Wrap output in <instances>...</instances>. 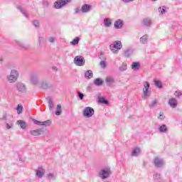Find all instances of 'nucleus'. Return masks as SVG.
<instances>
[{"instance_id": "40", "label": "nucleus", "mask_w": 182, "mask_h": 182, "mask_svg": "<svg viewBox=\"0 0 182 182\" xmlns=\"http://www.w3.org/2000/svg\"><path fill=\"white\" fill-rule=\"evenodd\" d=\"M80 41V38L79 37H76L73 41L70 42V45H77L79 43V41Z\"/></svg>"}, {"instance_id": "27", "label": "nucleus", "mask_w": 182, "mask_h": 182, "mask_svg": "<svg viewBox=\"0 0 182 182\" xmlns=\"http://www.w3.org/2000/svg\"><path fill=\"white\" fill-rule=\"evenodd\" d=\"M100 66L102 69H106V66H107V63H106V57L102 58V60L100 63Z\"/></svg>"}, {"instance_id": "17", "label": "nucleus", "mask_w": 182, "mask_h": 182, "mask_svg": "<svg viewBox=\"0 0 182 182\" xmlns=\"http://www.w3.org/2000/svg\"><path fill=\"white\" fill-rule=\"evenodd\" d=\"M17 9L21 12V14L25 16V18H27V19H29V16L28 15V13L26 12V10L22 7V6H18Z\"/></svg>"}, {"instance_id": "23", "label": "nucleus", "mask_w": 182, "mask_h": 182, "mask_svg": "<svg viewBox=\"0 0 182 182\" xmlns=\"http://www.w3.org/2000/svg\"><path fill=\"white\" fill-rule=\"evenodd\" d=\"M104 25L106 28H110L112 26V18H105L104 19Z\"/></svg>"}, {"instance_id": "38", "label": "nucleus", "mask_w": 182, "mask_h": 182, "mask_svg": "<svg viewBox=\"0 0 182 182\" xmlns=\"http://www.w3.org/2000/svg\"><path fill=\"white\" fill-rule=\"evenodd\" d=\"M47 177L49 180H53V181L56 180V176H55V174L52 173H48Z\"/></svg>"}, {"instance_id": "55", "label": "nucleus", "mask_w": 182, "mask_h": 182, "mask_svg": "<svg viewBox=\"0 0 182 182\" xmlns=\"http://www.w3.org/2000/svg\"><path fill=\"white\" fill-rule=\"evenodd\" d=\"M0 60H1V61H2V59H0Z\"/></svg>"}, {"instance_id": "8", "label": "nucleus", "mask_w": 182, "mask_h": 182, "mask_svg": "<svg viewBox=\"0 0 182 182\" xmlns=\"http://www.w3.org/2000/svg\"><path fill=\"white\" fill-rule=\"evenodd\" d=\"M16 89L18 93L23 95L26 93V85L23 82H17L16 83Z\"/></svg>"}, {"instance_id": "41", "label": "nucleus", "mask_w": 182, "mask_h": 182, "mask_svg": "<svg viewBox=\"0 0 182 182\" xmlns=\"http://www.w3.org/2000/svg\"><path fill=\"white\" fill-rule=\"evenodd\" d=\"M154 180H160L161 178V175L160 173H155L153 176Z\"/></svg>"}, {"instance_id": "22", "label": "nucleus", "mask_w": 182, "mask_h": 182, "mask_svg": "<svg viewBox=\"0 0 182 182\" xmlns=\"http://www.w3.org/2000/svg\"><path fill=\"white\" fill-rule=\"evenodd\" d=\"M158 12L159 15L163 16L164 14L167 13V7L162 6L158 8Z\"/></svg>"}, {"instance_id": "53", "label": "nucleus", "mask_w": 182, "mask_h": 182, "mask_svg": "<svg viewBox=\"0 0 182 182\" xmlns=\"http://www.w3.org/2000/svg\"><path fill=\"white\" fill-rule=\"evenodd\" d=\"M102 55H103V53H100V55H99V56H100V59H102Z\"/></svg>"}, {"instance_id": "20", "label": "nucleus", "mask_w": 182, "mask_h": 182, "mask_svg": "<svg viewBox=\"0 0 182 182\" xmlns=\"http://www.w3.org/2000/svg\"><path fill=\"white\" fill-rule=\"evenodd\" d=\"M141 65L139 62H133L131 65V68L132 70H139L140 69Z\"/></svg>"}, {"instance_id": "3", "label": "nucleus", "mask_w": 182, "mask_h": 182, "mask_svg": "<svg viewBox=\"0 0 182 182\" xmlns=\"http://www.w3.org/2000/svg\"><path fill=\"white\" fill-rule=\"evenodd\" d=\"M149 89H150V82H149L148 81H145L144 82L142 97L144 100H147V99L150 97V91H149Z\"/></svg>"}, {"instance_id": "25", "label": "nucleus", "mask_w": 182, "mask_h": 182, "mask_svg": "<svg viewBox=\"0 0 182 182\" xmlns=\"http://www.w3.org/2000/svg\"><path fill=\"white\" fill-rule=\"evenodd\" d=\"M93 77V71L91 70H88L85 73V79H92Z\"/></svg>"}, {"instance_id": "9", "label": "nucleus", "mask_w": 182, "mask_h": 182, "mask_svg": "<svg viewBox=\"0 0 182 182\" xmlns=\"http://www.w3.org/2000/svg\"><path fill=\"white\" fill-rule=\"evenodd\" d=\"M30 82H31L33 85H38V83H39V75L35 73H31L30 75Z\"/></svg>"}, {"instance_id": "15", "label": "nucleus", "mask_w": 182, "mask_h": 182, "mask_svg": "<svg viewBox=\"0 0 182 182\" xmlns=\"http://www.w3.org/2000/svg\"><path fill=\"white\" fill-rule=\"evenodd\" d=\"M29 133L31 134V136H41L42 133H43V130H42V129H38L35 130H31Z\"/></svg>"}, {"instance_id": "5", "label": "nucleus", "mask_w": 182, "mask_h": 182, "mask_svg": "<svg viewBox=\"0 0 182 182\" xmlns=\"http://www.w3.org/2000/svg\"><path fill=\"white\" fill-rule=\"evenodd\" d=\"M69 2H72V0H58L54 3V8L55 9H60V8H63Z\"/></svg>"}, {"instance_id": "32", "label": "nucleus", "mask_w": 182, "mask_h": 182, "mask_svg": "<svg viewBox=\"0 0 182 182\" xmlns=\"http://www.w3.org/2000/svg\"><path fill=\"white\" fill-rule=\"evenodd\" d=\"M94 85H95V86H102L103 85V80L100 78H97L94 81Z\"/></svg>"}, {"instance_id": "44", "label": "nucleus", "mask_w": 182, "mask_h": 182, "mask_svg": "<svg viewBox=\"0 0 182 182\" xmlns=\"http://www.w3.org/2000/svg\"><path fill=\"white\" fill-rule=\"evenodd\" d=\"M151 107H154V106H157V100H154L150 104Z\"/></svg>"}, {"instance_id": "12", "label": "nucleus", "mask_w": 182, "mask_h": 182, "mask_svg": "<svg viewBox=\"0 0 182 182\" xmlns=\"http://www.w3.org/2000/svg\"><path fill=\"white\" fill-rule=\"evenodd\" d=\"M168 105L170 106V107H172V109H176V107H177L178 105V101L177 99L172 97L168 100Z\"/></svg>"}, {"instance_id": "14", "label": "nucleus", "mask_w": 182, "mask_h": 182, "mask_svg": "<svg viewBox=\"0 0 182 182\" xmlns=\"http://www.w3.org/2000/svg\"><path fill=\"white\" fill-rule=\"evenodd\" d=\"M123 25H124V23L122 19L117 20L114 23V26L115 29H122V28H123Z\"/></svg>"}, {"instance_id": "33", "label": "nucleus", "mask_w": 182, "mask_h": 182, "mask_svg": "<svg viewBox=\"0 0 182 182\" xmlns=\"http://www.w3.org/2000/svg\"><path fill=\"white\" fill-rule=\"evenodd\" d=\"M48 102L49 110L50 111L53 110V100H52V98L48 97Z\"/></svg>"}, {"instance_id": "36", "label": "nucleus", "mask_w": 182, "mask_h": 182, "mask_svg": "<svg viewBox=\"0 0 182 182\" xmlns=\"http://www.w3.org/2000/svg\"><path fill=\"white\" fill-rule=\"evenodd\" d=\"M154 85L159 89H161V87H163V83L161 81L155 80L154 81Z\"/></svg>"}, {"instance_id": "2", "label": "nucleus", "mask_w": 182, "mask_h": 182, "mask_svg": "<svg viewBox=\"0 0 182 182\" xmlns=\"http://www.w3.org/2000/svg\"><path fill=\"white\" fill-rule=\"evenodd\" d=\"M123 48V45L122 44V41H116L112 44L109 46L110 50L112 51L113 53L117 54L119 53V50Z\"/></svg>"}, {"instance_id": "34", "label": "nucleus", "mask_w": 182, "mask_h": 182, "mask_svg": "<svg viewBox=\"0 0 182 182\" xmlns=\"http://www.w3.org/2000/svg\"><path fill=\"white\" fill-rule=\"evenodd\" d=\"M120 72H124V70H127V63H123L122 65L119 68Z\"/></svg>"}, {"instance_id": "24", "label": "nucleus", "mask_w": 182, "mask_h": 182, "mask_svg": "<svg viewBox=\"0 0 182 182\" xmlns=\"http://www.w3.org/2000/svg\"><path fill=\"white\" fill-rule=\"evenodd\" d=\"M36 176L39 177V178H42L43 177V174H45V169L40 168L38 170L36 171Z\"/></svg>"}, {"instance_id": "11", "label": "nucleus", "mask_w": 182, "mask_h": 182, "mask_svg": "<svg viewBox=\"0 0 182 182\" xmlns=\"http://www.w3.org/2000/svg\"><path fill=\"white\" fill-rule=\"evenodd\" d=\"M33 123L35 124H38V126H46V127H48L50 126V124H52V121L47 120V121H44V122H41V121L34 119Z\"/></svg>"}, {"instance_id": "26", "label": "nucleus", "mask_w": 182, "mask_h": 182, "mask_svg": "<svg viewBox=\"0 0 182 182\" xmlns=\"http://www.w3.org/2000/svg\"><path fill=\"white\" fill-rule=\"evenodd\" d=\"M17 124H18L21 127V129H26V122L23 120H18L17 121Z\"/></svg>"}, {"instance_id": "7", "label": "nucleus", "mask_w": 182, "mask_h": 182, "mask_svg": "<svg viewBox=\"0 0 182 182\" xmlns=\"http://www.w3.org/2000/svg\"><path fill=\"white\" fill-rule=\"evenodd\" d=\"M110 173L109 169H101L99 172V178L102 180L108 178L109 176H110Z\"/></svg>"}, {"instance_id": "6", "label": "nucleus", "mask_w": 182, "mask_h": 182, "mask_svg": "<svg viewBox=\"0 0 182 182\" xmlns=\"http://www.w3.org/2000/svg\"><path fill=\"white\" fill-rule=\"evenodd\" d=\"M85 58L82 55H77L74 58V64L76 66H85Z\"/></svg>"}, {"instance_id": "29", "label": "nucleus", "mask_w": 182, "mask_h": 182, "mask_svg": "<svg viewBox=\"0 0 182 182\" xmlns=\"http://www.w3.org/2000/svg\"><path fill=\"white\" fill-rule=\"evenodd\" d=\"M139 154H140V149L139 148H135L132 151V156L134 157L139 156Z\"/></svg>"}, {"instance_id": "39", "label": "nucleus", "mask_w": 182, "mask_h": 182, "mask_svg": "<svg viewBox=\"0 0 182 182\" xmlns=\"http://www.w3.org/2000/svg\"><path fill=\"white\" fill-rule=\"evenodd\" d=\"M16 42L17 46H18V48H21V49H25V48H26V46H25L23 43L21 41H16Z\"/></svg>"}, {"instance_id": "16", "label": "nucleus", "mask_w": 182, "mask_h": 182, "mask_svg": "<svg viewBox=\"0 0 182 182\" xmlns=\"http://www.w3.org/2000/svg\"><path fill=\"white\" fill-rule=\"evenodd\" d=\"M139 42L142 45H146L149 42V35L145 34L139 38Z\"/></svg>"}, {"instance_id": "47", "label": "nucleus", "mask_w": 182, "mask_h": 182, "mask_svg": "<svg viewBox=\"0 0 182 182\" xmlns=\"http://www.w3.org/2000/svg\"><path fill=\"white\" fill-rule=\"evenodd\" d=\"M45 40V38H43V36H40L38 38V43H39V45H41V43H42V42H43V41Z\"/></svg>"}, {"instance_id": "50", "label": "nucleus", "mask_w": 182, "mask_h": 182, "mask_svg": "<svg viewBox=\"0 0 182 182\" xmlns=\"http://www.w3.org/2000/svg\"><path fill=\"white\" fill-rule=\"evenodd\" d=\"M122 1L124 4H130V2H133V1H134V0H122Z\"/></svg>"}, {"instance_id": "13", "label": "nucleus", "mask_w": 182, "mask_h": 182, "mask_svg": "<svg viewBox=\"0 0 182 182\" xmlns=\"http://www.w3.org/2000/svg\"><path fill=\"white\" fill-rule=\"evenodd\" d=\"M41 89L46 90L47 89L52 87V84H50L47 80H43L41 83Z\"/></svg>"}, {"instance_id": "42", "label": "nucleus", "mask_w": 182, "mask_h": 182, "mask_svg": "<svg viewBox=\"0 0 182 182\" xmlns=\"http://www.w3.org/2000/svg\"><path fill=\"white\" fill-rule=\"evenodd\" d=\"M48 42L50 43H55L56 42V38H55V37H49L48 38Z\"/></svg>"}, {"instance_id": "37", "label": "nucleus", "mask_w": 182, "mask_h": 182, "mask_svg": "<svg viewBox=\"0 0 182 182\" xmlns=\"http://www.w3.org/2000/svg\"><path fill=\"white\" fill-rule=\"evenodd\" d=\"M16 109L17 110L18 114H21V113H22V112L23 111V107L22 105H18Z\"/></svg>"}, {"instance_id": "45", "label": "nucleus", "mask_w": 182, "mask_h": 182, "mask_svg": "<svg viewBox=\"0 0 182 182\" xmlns=\"http://www.w3.org/2000/svg\"><path fill=\"white\" fill-rule=\"evenodd\" d=\"M174 95L176 97H180V96H182V93L180 91H176L174 92Z\"/></svg>"}, {"instance_id": "51", "label": "nucleus", "mask_w": 182, "mask_h": 182, "mask_svg": "<svg viewBox=\"0 0 182 182\" xmlns=\"http://www.w3.org/2000/svg\"><path fill=\"white\" fill-rule=\"evenodd\" d=\"M75 14H80V8H76L75 9Z\"/></svg>"}, {"instance_id": "52", "label": "nucleus", "mask_w": 182, "mask_h": 182, "mask_svg": "<svg viewBox=\"0 0 182 182\" xmlns=\"http://www.w3.org/2000/svg\"><path fill=\"white\" fill-rule=\"evenodd\" d=\"M43 5H48L49 3H48V1L43 0Z\"/></svg>"}, {"instance_id": "46", "label": "nucleus", "mask_w": 182, "mask_h": 182, "mask_svg": "<svg viewBox=\"0 0 182 182\" xmlns=\"http://www.w3.org/2000/svg\"><path fill=\"white\" fill-rule=\"evenodd\" d=\"M78 97L80 99V100H83V97H85V95L83 93L78 92H77Z\"/></svg>"}, {"instance_id": "49", "label": "nucleus", "mask_w": 182, "mask_h": 182, "mask_svg": "<svg viewBox=\"0 0 182 182\" xmlns=\"http://www.w3.org/2000/svg\"><path fill=\"white\" fill-rule=\"evenodd\" d=\"M12 126H13V124H6V128L8 129V130H9V129H11V127H12Z\"/></svg>"}, {"instance_id": "48", "label": "nucleus", "mask_w": 182, "mask_h": 182, "mask_svg": "<svg viewBox=\"0 0 182 182\" xmlns=\"http://www.w3.org/2000/svg\"><path fill=\"white\" fill-rule=\"evenodd\" d=\"M158 119H159V120H163L164 119V116L163 114V112L159 113V116L158 117Z\"/></svg>"}, {"instance_id": "21", "label": "nucleus", "mask_w": 182, "mask_h": 182, "mask_svg": "<svg viewBox=\"0 0 182 182\" xmlns=\"http://www.w3.org/2000/svg\"><path fill=\"white\" fill-rule=\"evenodd\" d=\"M159 132L161 133H167V132H168V128H167V125L166 124L159 125Z\"/></svg>"}, {"instance_id": "18", "label": "nucleus", "mask_w": 182, "mask_h": 182, "mask_svg": "<svg viewBox=\"0 0 182 182\" xmlns=\"http://www.w3.org/2000/svg\"><path fill=\"white\" fill-rule=\"evenodd\" d=\"M124 58H130V56H133V49L127 48L124 51Z\"/></svg>"}, {"instance_id": "31", "label": "nucleus", "mask_w": 182, "mask_h": 182, "mask_svg": "<svg viewBox=\"0 0 182 182\" xmlns=\"http://www.w3.org/2000/svg\"><path fill=\"white\" fill-rule=\"evenodd\" d=\"M56 116H60L62 114V105H58L55 112Z\"/></svg>"}, {"instance_id": "43", "label": "nucleus", "mask_w": 182, "mask_h": 182, "mask_svg": "<svg viewBox=\"0 0 182 182\" xmlns=\"http://www.w3.org/2000/svg\"><path fill=\"white\" fill-rule=\"evenodd\" d=\"M33 25H34L36 28H39V21L38 20L33 21Z\"/></svg>"}, {"instance_id": "4", "label": "nucleus", "mask_w": 182, "mask_h": 182, "mask_svg": "<svg viewBox=\"0 0 182 182\" xmlns=\"http://www.w3.org/2000/svg\"><path fill=\"white\" fill-rule=\"evenodd\" d=\"M95 115V109L92 107H87L82 111V116L87 119L93 117Z\"/></svg>"}, {"instance_id": "19", "label": "nucleus", "mask_w": 182, "mask_h": 182, "mask_svg": "<svg viewBox=\"0 0 182 182\" xmlns=\"http://www.w3.org/2000/svg\"><path fill=\"white\" fill-rule=\"evenodd\" d=\"M90 8H92L91 5L84 4L81 8V11L83 14H86L90 11Z\"/></svg>"}, {"instance_id": "1", "label": "nucleus", "mask_w": 182, "mask_h": 182, "mask_svg": "<svg viewBox=\"0 0 182 182\" xmlns=\"http://www.w3.org/2000/svg\"><path fill=\"white\" fill-rule=\"evenodd\" d=\"M19 78V71L16 69H13L10 71V74L7 75L6 80L9 83H15Z\"/></svg>"}, {"instance_id": "10", "label": "nucleus", "mask_w": 182, "mask_h": 182, "mask_svg": "<svg viewBox=\"0 0 182 182\" xmlns=\"http://www.w3.org/2000/svg\"><path fill=\"white\" fill-rule=\"evenodd\" d=\"M154 164L157 168H161L164 166V161L159 157H156L154 159Z\"/></svg>"}, {"instance_id": "30", "label": "nucleus", "mask_w": 182, "mask_h": 182, "mask_svg": "<svg viewBox=\"0 0 182 182\" xmlns=\"http://www.w3.org/2000/svg\"><path fill=\"white\" fill-rule=\"evenodd\" d=\"M143 25H144V26H150L151 25V19L144 18L143 20Z\"/></svg>"}, {"instance_id": "28", "label": "nucleus", "mask_w": 182, "mask_h": 182, "mask_svg": "<svg viewBox=\"0 0 182 182\" xmlns=\"http://www.w3.org/2000/svg\"><path fill=\"white\" fill-rule=\"evenodd\" d=\"M98 102H99V103H101L102 105H109V101H107L103 97H98Z\"/></svg>"}, {"instance_id": "35", "label": "nucleus", "mask_w": 182, "mask_h": 182, "mask_svg": "<svg viewBox=\"0 0 182 182\" xmlns=\"http://www.w3.org/2000/svg\"><path fill=\"white\" fill-rule=\"evenodd\" d=\"M105 82L108 85H112V83H114V79L112 77H107Z\"/></svg>"}, {"instance_id": "54", "label": "nucleus", "mask_w": 182, "mask_h": 182, "mask_svg": "<svg viewBox=\"0 0 182 182\" xmlns=\"http://www.w3.org/2000/svg\"><path fill=\"white\" fill-rule=\"evenodd\" d=\"M152 1H157V0H151Z\"/></svg>"}]
</instances>
